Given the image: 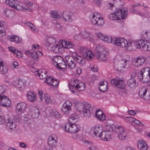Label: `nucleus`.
I'll return each instance as SVG.
<instances>
[{"label":"nucleus","mask_w":150,"mask_h":150,"mask_svg":"<svg viewBox=\"0 0 150 150\" xmlns=\"http://www.w3.org/2000/svg\"><path fill=\"white\" fill-rule=\"evenodd\" d=\"M1 106L5 107H7L10 106L11 104V101L6 96H3L2 100Z\"/></svg>","instance_id":"c85d7f7f"},{"label":"nucleus","mask_w":150,"mask_h":150,"mask_svg":"<svg viewBox=\"0 0 150 150\" xmlns=\"http://www.w3.org/2000/svg\"><path fill=\"white\" fill-rule=\"evenodd\" d=\"M8 71L7 66L1 61L0 58V72L2 74H6Z\"/></svg>","instance_id":"c756f323"},{"label":"nucleus","mask_w":150,"mask_h":150,"mask_svg":"<svg viewBox=\"0 0 150 150\" xmlns=\"http://www.w3.org/2000/svg\"><path fill=\"white\" fill-rule=\"evenodd\" d=\"M107 82L106 81H103L100 83V86L99 88L100 91L103 92L105 91L107 89Z\"/></svg>","instance_id":"2f4dec72"},{"label":"nucleus","mask_w":150,"mask_h":150,"mask_svg":"<svg viewBox=\"0 0 150 150\" xmlns=\"http://www.w3.org/2000/svg\"><path fill=\"white\" fill-rule=\"evenodd\" d=\"M5 91V89L4 87L2 86H0V95L4 93Z\"/></svg>","instance_id":"4d7b16f0"},{"label":"nucleus","mask_w":150,"mask_h":150,"mask_svg":"<svg viewBox=\"0 0 150 150\" xmlns=\"http://www.w3.org/2000/svg\"><path fill=\"white\" fill-rule=\"evenodd\" d=\"M63 18L65 22L67 21L69 22H71L73 20L72 14L70 13H68L64 15Z\"/></svg>","instance_id":"72a5a7b5"},{"label":"nucleus","mask_w":150,"mask_h":150,"mask_svg":"<svg viewBox=\"0 0 150 150\" xmlns=\"http://www.w3.org/2000/svg\"><path fill=\"white\" fill-rule=\"evenodd\" d=\"M52 61L54 66L58 69L62 70L67 69V65L63 58L59 56L52 57Z\"/></svg>","instance_id":"0eeeda50"},{"label":"nucleus","mask_w":150,"mask_h":150,"mask_svg":"<svg viewBox=\"0 0 150 150\" xmlns=\"http://www.w3.org/2000/svg\"><path fill=\"white\" fill-rule=\"evenodd\" d=\"M75 106L78 111L86 117L88 118L93 112V108L89 104L83 105L81 103H79L76 104Z\"/></svg>","instance_id":"20e7f679"},{"label":"nucleus","mask_w":150,"mask_h":150,"mask_svg":"<svg viewBox=\"0 0 150 150\" xmlns=\"http://www.w3.org/2000/svg\"><path fill=\"white\" fill-rule=\"evenodd\" d=\"M115 126L114 125H106L105 127V129L103 130L104 131L107 132H113L115 129Z\"/></svg>","instance_id":"e433bc0d"},{"label":"nucleus","mask_w":150,"mask_h":150,"mask_svg":"<svg viewBox=\"0 0 150 150\" xmlns=\"http://www.w3.org/2000/svg\"><path fill=\"white\" fill-rule=\"evenodd\" d=\"M52 17H53L54 18H56L57 20L61 18L58 13L57 12L55 11H53L52 12Z\"/></svg>","instance_id":"49530a36"},{"label":"nucleus","mask_w":150,"mask_h":150,"mask_svg":"<svg viewBox=\"0 0 150 150\" xmlns=\"http://www.w3.org/2000/svg\"><path fill=\"white\" fill-rule=\"evenodd\" d=\"M88 49V48L83 47H78L77 48L78 52L80 53H84L86 52Z\"/></svg>","instance_id":"a19ab883"},{"label":"nucleus","mask_w":150,"mask_h":150,"mask_svg":"<svg viewBox=\"0 0 150 150\" xmlns=\"http://www.w3.org/2000/svg\"><path fill=\"white\" fill-rule=\"evenodd\" d=\"M5 126L6 129L9 131H11L16 127L15 121L12 118H9L6 121Z\"/></svg>","instance_id":"2eb2a0df"},{"label":"nucleus","mask_w":150,"mask_h":150,"mask_svg":"<svg viewBox=\"0 0 150 150\" xmlns=\"http://www.w3.org/2000/svg\"><path fill=\"white\" fill-rule=\"evenodd\" d=\"M72 105V104L70 100L66 101L62 106L61 110L65 114H67L69 113L70 112L71 110Z\"/></svg>","instance_id":"dca6fc26"},{"label":"nucleus","mask_w":150,"mask_h":150,"mask_svg":"<svg viewBox=\"0 0 150 150\" xmlns=\"http://www.w3.org/2000/svg\"><path fill=\"white\" fill-rule=\"evenodd\" d=\"M138 77L140 81L144 82L150 81V68L146 67L142 69L139 72Z\"/></svg>","instance_id":"9d476101"},{"label":"nucleus","mask_w":150,"mask_h":150,"mask_svg":"<svg viewBox=\"0 0 150 150\" xmlns=\"http://www.w3.org/2000/svg\"><path fill=\"white\" fill-rule=\"evenodd\" d=\"M26 104L24 102L18 103L16 107V112L18 115H20L25 111Z\"/></svg>","instance_id":"6ab92c4d"},{"label":"nucleus","mask_w":150,"mask_h":150,"mask_svg":"<svg viewBox=\"0 0 150 150\" xmlns=\"http://www.w3.org/2000/svg\"><path fill=\"white\" fill-rule=\"evenodd\" d=\"M55 27L56 28V29L57 30H60L62 28V26L60 25L59 23H56Z\"/></svg>","instance_id":"69168bd1"},{"label":"nucleus","mask_w":150,"mask_h":150,"mask_svg":"<svg viewBox=\"0 0 150 150\" xmlns=\"http://www.w3.org/2000/svg\"><path fill=\"white\" fill-rule=\"evenodd\" d=\"M116 131L117 133H123L124 132L126 133L124 127L121 126H119L116 128Z\"/></svg>","instance_id":"58836bf2"},{"label":"nucleus","mask_w":150,"mask_h":150,"mask_svg":"<svg viewBox=\"0 0 150 150\" xmlns=\"http://www.w3.org/2000/svg\"><path fill=\"white\" fill-rule=\"evenodd\" d=\"M44 98L45 102L48 103H51L52 102V100L47 94L46 93L44 94Z\"/></svg>","instance_id":"c03bdc74"},{"label":"nucleus","mask_w":150,"mask_h":150,"mask_svg":"<svg viewBox=\"0 0 150 150\" xmlns=\"http://www.w3.org/2000/svg\"><path fill=\"white\" fill-rule=\"evenodd\" d=\"M135 74H134L131 75V78L128 79L127 82L128 86L131 88H134L136 86V81L134 78Z\"/></svg>","instance_id":"a878e982"},{"label":"nucleus","mask_w":150,"mask_h":150,"mask_svg":"<svg viewBox=\"0 0 150 150\" xmlns=\"http://www.w3.org/2000/svg\"><path fill=\"white\" fill-rule=\"evenodd\" d=\"M128 61L126 59L122 60L118 64L115 66L116 69L118 71H122L124 69L128 66Z\"/></svg>","instance_id":"aec40b11"},{"label":"nucleus","mask_w":150,"mask_h":150,"mask_svg":"<svg viewBox=\"0 0 150 150\" xmlns=\"http://www.w3.org/2000/svg\"><path fill=\"white\" fill-rule=\"evenodd\" d=\"M91 23L92 24L99 25H101L104 24V23L103 19L100 17L96 18V19H92L91 20Z\"/></svg>","instance_id":"bb28decb"},{"label":"nucleus","mask_w":150,"mask_h":150,"mask_svg":"<svg viewBox=\"0 0 150 150\" xmlns=\"http://www.w3.org/2000/svg\"><path fill=\"white\" fill-rule=\"evenodd\" d=\"M102 140L108 141L111 139L110 132L103 131L99 137Z\"/></svg>","instance_id":"b1692460"},{"label":"nucleus","mask_w":150,"mask_h":150,"mask_svg":"<svg viewBox=\"0 0 150 150\" xmlns=\"http://www.w3.org/2000/svg\"><path fill=\"white\" fill-rule=\"evenodd\" d=\"M54 117L57 118H60L61 117V116L60 114L56 110Z\"/></svg>","instance_id":"774afa93"},{"label":"nucleus","mask_w":150,"mask_h":150,"mask_svg":"<svg viewBox=\"0 0 150 150\" xmlns=\"http://www.w3.org/2000/svg\"><path fill=\"white\" fill-rule=\"evenodd\" d=\"M12 68L14 69L18 68V63L14 61L12 63V65L11 66Z\"/></svg>","instance_id":"bf43d9fd"},{"label":"nucleus","mask_w":150,"mask_h":150,"mask_svg":"<svg viewBox=\"0 0 150 150\" xmlns=\"http://www.w3.org/2000/svg\"><path fill=\"white\" fill-rule=\"evenodd\" d=\"M95 55L98 60L104 61L106 60L108 52L105 49L104 46L97 45L96 47Z\"/></svg>","instance_id":"423d86ee"},{"label":"nucleus","mask_w":150,"mask_h":150,"mask_svg":"<svg viewBox=\"0 0 150 150\" xmlns=\"http://www.w3.org/2000/svg\"><path fill=\"white\" fill-rule=\"evenodd\" d=\"M113 39V38H112L110 36H105L103 40L108 43H112Z\"/></svg>","instance_id":"ea45409f"},{"label":"nucleus","mask_w":150,"mask_h":150,"mask_svg":"<svg viewBox=\"0 0 150 150\" xmlns=\"http://www.w3.org/2000/svg\"><path fill=\"white\" fill-rule=\"evenodd\" d=\"M29 114L33 118H37L39 117L40 112L38 109L35 107H31L29 109Z\"/></svg>","instance_id":"4be33fe9"},{"label":"nucleus","mask_w":150,"mask_h":150,"mask_svg":"<svg viewBox=\"0 0 150 150\" xmlns=\"http://www.w3.org/2000/svg\"><path fill=\"white\" fill-rule=\"evenodd\" d=\"M76 119L75 117H71L69 119V124H75L74 123L76 122Z\"/></svg>","instance_id":"3c124183"},{"label":"nucleus","mask_w":150,"mask_h":150,"mask_svg":"<svg viewBox=\"0 0 150 150\" xmlns=\"http://www.w3.org/2000/svg\"><path fill=\"white\" fill-rule=\"evenodd\" d=\"M59 83V81L57 79H54L52 81V83L50 85H52L55 87H57Z\"/></svg>","instance_id":"8fccbe9b"},{"label":"nucleus","mask_w":150,"mask_h":150,"mask_svg":"<svg viewBox=\"0 0 150 150\" xmlns=\"http://www.w3.org/2000/svg\"><path fill=\"white\" fill-rule=\"evenodd\" d=\"M37 96L34 92H27L26 97L28 100L31 102H34L37 100Z\"/></svg>","instance_id":"393cba45"},{"label":"nucleus","mask_w":150,"mask_h":150,"mask_svg":"<svg viewBox=\"0 0 150 150\" xmlns=\"http://www.w3.org/2000/svg\"><path fill=\"white\" fill-rule=\"evenodd\" d=\"M70 83V84H69V88L71 92L74 93H75V90L76 89L81 91L85 89V84L78 80L74 78L72 79Z\"/></svg>","instance_id":"39448f33"},{"label":"nucleus","mask_w":150,"mask_h":150,"mask_svg":"<svg viewBox=\"0 0 150 150\" xmlns=\"http://www.w3.org/2000/svg\"><path fill=\"white\" fill-rule=\"evenodd\" d=\"M126 121L127 122H134V120H135V118L132 117H127L126 118Z\"/></svg>","instance_id":"603ef678"},{"label":"nucleus","mask_w":150,"mask_h":150,"mask_svg":"<svg viewBox=\"0 0 150 150\" xmlns=\"http://www.w3.org/2000/svg\"><path fill=\"white\" fill-rule=\"evenodd\" d=\"M145 61V59L143 58H134L132 62L133 65L135 66L139 67L143 65Z\"/></svg>","instance_id":"5701e85b"},{"label":"nucleus","mask_w":150,"mask_h":150,"mask_svg":"<svg viewBox=\"0 0 150 150\" xmlns=\"http://www.w3.org/2000/svg\"><path fill=\"white\" fill-rule=\"evenodd\" d=\"M83 32H80L79 33L76 34L74 36V38L76 40H79L83 38Z\"/></svg>","instance_id":"4c0bfd02"},{"label":"nucleus","mask_w":150,"mask_h":150,"mask_svg":"<svg viewBox=\"0 0 150 150\" xmlns=\"http://www.w3.org/2000/svg\"><path fill=\"white\" fill-rule=\"evenodd\" d=\"M44 45L56 53H59L62 48H71L74 46V45L71 42L63 40L61 41L57 42L56 38L53 37L48 38L45 41Z\"/></svg>","instance_id":"f257e3e1"},{"label":"nucleus","mask_w":150,"mask_h":150,"mask_svg":"<svg viewBox=\"0 0 150 150\" xmlns=\"http://www.w3.org/2000/svg\"><path fill=\"white\" fill-rule=\"evenodd\" d=\"M137 146L140 150H146L148 147L146 143L142 139L138 141Z\"/></svg>","instance_id":"cd10ccee"},{"label":"nucleus","mask_w":150,"mask_h":150,"mask_svg":"<svg viewBox=\"0 0 150 150\" xmlns=\"http://www.w3.org/2000/svg\"><path fill=\"white\" fill-rule=\"evenodd\" d=\"M112 43L121 47H131L132 42H129L124 38H113Z\"/></svg>","instance_id":"9b49d317"},{"label":"nucleus","mask_w":150,"mask_h":150,"mask_svg":"<svg viewBox=\"0 0 150 150\" xmlns=\"http://www.w3.org/2000/svg\"><path fill=\"white\" fill-rule=\"evenodd\" d=\"M47 72L44 69L37 71L35 72V74L37 77L41 79H45L47 76Z\"/></svg>","instance_id":"412c9836"},{"label":"nucleus","mask_w":150,"mask_h":150,"mask_svg":"<svg viewBox=\"0 0 150 150\" xmlns=\"http://www.w3.org/2000/svg\"><path fill=\"white\" fill-rule=\"evenodd\" d=\"M18 0H6L5 3L7 5L10 6L13 9L17 10H21L24 9L23 7L25 10H30L29 7L33 6L32 3L28 1H24L23 2V4L25 5V7L23 6H21L17 3Z\"/></svg>","instance_id":"7ed1b4c3"},{"label":"nucleus","mask_w":150,"mask_h":150,"mask_svg":"<svg viewBox=\"0 0 150 150\" xmlns=\"http://www.w3.org/2000/svg\"><path fill=\"white\" fill-rule=\"evenodd\" d=\"M47 143L51 148L55 147L57 142V138L56 135L52 134L50 135L48 138Z\"/></svg>","instance_id":"a211bd4d"},{"label":"nucleus","mask_w":150,"mask_h":150,"mask_svg":"<svg viewBox=\"0 0 150 150\" xmlns=\"http://www.w3.org/2000/svg\"><path fill=\"white\" fill-rule=\"evenodd\" d=\"M97 37L100 39L103 40L105 37V35L102 34V33H99L97 34Z\"/></svg>","instance_id":"13d9d810"},{"label":"nucleus","mask_w":150,"mask_h":150,"mask_svg":"<svg viewBox=\"0 0 150 150\" xmlns=\"http://www.w3.org/2000/svg\"><path fill=\"white\" fill-rule=\"evenodd\" d=\"M14 12L13 11L7 10L5 11V14L8 17L12 18L13 16Z\"/></svg>","instance_id":"37998d69"},{"label":"nucleus","mask_w":150,"mask_h":150,"mask_svg":"<svg viewBox=\"0 0 150 150\" xmlns=\"http://www.w3.org/2000/svg\"><path fill=\"white\" fill-rule=\"evenodd\" d=\"M40 52V51H35L33 53V55H32V57L35 60H37L39 56H41L42 54H39L38 53Z\"/></svg>","instance_id":"79ce46f5"},{"label":"nucleus","mask_w":150,"mask_h":150,"mask_svg":"<svg viewBox=\"0 0 150 150\" xmlns=\"http://www.w3.org/2000/svg\"><path fill=\"white\" fill-rule=\"evenodd\" d=\"M134 45L137 49H140L144 51H150V43L145 40H139L134 42Z\"/></svg>","instance_id":"1a4fd4ad"},{"label":"nucleus","mask_w":150,"mask_h":150,"mask_svg":"<svg viewBox=\"0 0 150 150\" xmlns=\"http://www.w3.org/2000/svg\"><path fill=\"white\" fill-rule=\"evenodd\" d=\"M96 118L100 120L103 121L105 119L106 117L105 115L103 113L101 115H100L99 117H96Z\"/></svg>","instance_id":"6e6d98bb"},{"label":"nucleus","mask_w":150,"mask_h":150,"mask_svg":"<svg viewBox=\"0 0 150 150\" xmlns=\"http://www.w3.org/2000/svg\"><path fill=\"white\" fill-rule=\"evenodd\" d=\"M13 84L16 88L19 89L20 91H22L25 88L26 82L24 80L17 79L15 81Z\"/></svg>","instance_id":"f3484780"},{"label":"nucleus","mask_w":150,"mask_h":150,"mask_svg":"<svg viewBox=\"0 0 150 150\" xmlns=\"http://www.w3.org/2000/svg\"><path fill=\"white\" fill-rule=\"evenodd\" d=\"M134 122L136 124L140 126H143V124L142 122H140V121L137 120H136L135 119V120H134Z\"/></svg>","instance_id":"680f3d73"},{"label":"nucleus","mask_w":150,"mask_h":150,"mask_svg":"<svg viewBox=\"0 0 150 150\" xmlns=\"http://www.w3.org/2000/svg\"><path fill=\"white\" fill-rule=\"evenodd\" d=\"M143 99L146 100H148L150 99V90L149 88L146 93H145Z\"/></svg>","instance_id":"09e8293b"},{"label":"nucleus","mask_w":150,"mask_h":150,"mask_svg":"<svg viewBox=\"0 0 150 150\" xmlns=\"http://www.w3.org/2000/svg\"><path fill=\"white\" fill-rule=\"evenodd\" d=\"M8 48L9 50L10 51L12 52H13L15 53V54H16V56H18V55L17 53H18V51L17 50H16L15 49L14 47H8Z\"/></svg>","instance_id":"de8ad7c7"},{"label":"nucleus","mask_w":150,"mask_h":150,"mask_svg":"<svg viewBox=\"0 0 150 150\" xmlns=\"http://www.w3.org/2000/svg\"><path fill=\"white\" fill-rule=\"evenodd\" d=\"M103 113V112L101 110H97L96 112V117H99L100 115H101Z\"/></svg>","instance_id":"5fc2aeb1"},{"label":"nucleus","mask_w":150,"mask_h":150,"mask_svg":"<svg viewBox=\"0 0 150 150\" xmlns=\"http://www.w3.org/2000/svg\"><path fill=\"white\" fill-rule=\"evenodd\" d=\"M54 79L51 78V76H49L48 78L46 79L45 81L47 84L51 85L52 81Z\"/></svg>","instance_id":"864d4df0"},{"label":"nucleus","mask_w":150,"mask_h":150,"mask_svg":"<svg viewBox=\"0 0 150 150\" xmlns=\"http://www.w3.org/2000/svg\"><path fill=\"white\" fill-rule=\"evenodd\" d=\"M40 46L37 44L33 45L32 46V50H35L36 49H38L39 48Z\"/></svg>","instance_id":"0e129e2a"},{"label":"nucleus","mask_w":150,"mask_h":150,"mask_svg":"<svg viewBox=\"0 0 150 150\" xmlns=\"http://www.w3.org/2000/svg\"><path fill=\"white\" fill-rule=\"evenodd\" d=\"M56 110H51L50 113V115L51 116L54 117L55 114V112Z\"/></svg>","instance_id":"338daca9"},{"label":"nucleus","mask_w":150,"mask_h":150,"mask_svg":"<svg viewBox=\"0 0 150 150\" xmlns=\"http://www.w3.org/2000/svg\"><path fill=\"white\" fill-rule=\"evenodd\" d=\"M91 70L93 72H97L98 71V69L96 66L94 65L91 67Z\"/></svg>","instance_id":"e2e57ef3"},{"label":"nucleus","mask_w":150,"mask_h":150,"mask_svg":"<svg viewBox=\"0 0 150 150\" xmlns=\"http://www.w3.org/2000/svg\"><path fill=\"white\" fill-rule=\"evenodd\" d=\"M83 38L88 40L89 41H92L93 40V35L89 32L87 31L83 32Z\"/></svg>","instance_id":"7c9ffc66"},{"label":"nucleus","mask_w":150,"mask_h":150,"mask_svg":"<svg viewBox=\"0 0 150 150\" xmlns=\"http://www.w3.org/2000/svg\"><path fill=\"white\" fill-rule=\"evenodd\" d=\"M103 131V127L101 126H95L91 128V132L97 137H100Z\"/></svg>","instance_id":"4468645a"},{"label":"nucleus","mask_w":150,"mask_h":150,"mask_svg":"<svg viewBox=\"0 0 150 150\" xmlns=\"http://www.w3.org/2000/svg\"><path fill=\"white\" fill-rule=\"evenodd\" d=\"M6 122L4 116L0 117V124H2Z\"/></svg>","instance_id":"052dcab7"},{"label":"nucleus","mask_w":150,"mask_h":150,"mask_svg":"<svg viewBox=\"0 0 150 150\" xmlns=\"http://www.w3.org/2000/svg\"><path fill=\"white\" fill-rule=\"evenodd\" d=\"M126 137V133H118V137L119 139L122 140L125 139Z\"/></svg>","instance_id":"a18cd8bd"},{"label":"nucleus","mask_w":150,"mask_h":150,"mask_svg":"<svg viewBox=\"0 0 150 150\" xmlns=\"http://www.w3.org/2000/svg\"><path fill=\"white\" fill-rule=\"evenodd\" d=\"M148 88L147 87L145 86H143L141 88L139 92V94L141 98H144Z\"/></svg>","instance_id":"473e14b6"},{"label":"nucleus","mask_w":150,"mask_h":150,"mask_svg":"<svg viewBox=\"0 0 150 150\" xmlns=\"http://www.w3.org/2000/svg\"><path fill=\"white\" fill-rule=\"evenodd\" d=\"M127 10L120 9L109 15L110 19L112 20L123 19L127 17Z\"/></svg>","instance_id":"6e6552de"},{"label":"nucleus","mask_w":150,"mask_h":150,"mask_svg":"<svg viewBox=\"0 0 150 150\" xmlns=\"http://www.w3.org/2000/svg\"><path fill=\"white\" fill-rule=\"evenodd\" d=\"M11 42H14L16 43H20L21 42V38L18 36L12 35L10 36L8 38Z\"/></svg>","instance_id":"f704fd0d"},{"label":"nucleus","mask_w":150,"mask_h":150,"mask_svg":"<svg viewBox=\"0 0 150 150\" xmlns=\"http://www.w3.org/2000/svg\"><path fill=\"white\" fill-rule=\"evenodd\" d=\"M111 85L120 89H124L125 88L126 84L123 79L117 77L110 81Z\"/></svg>","instance_id":"ddd939ff"},{"label":"nucleus","mask_w":150,"mask_h":150,"mask_svg":"<svg viewBox=\"0 0 150 150\" xmlns=\"http://www.w3.org/2000/svg\"><path fill=\"white\" fill-rule=\"evenodd\" d=\"M62 128L66 132L76 133L80 130V127L76 124L66 123Z\"/></svg>","instance_id":"f8f14e48"},{"label":"nucleus","mask_w":150,"mask_h":150,"mask_svg":"<svg viewBox=\"0 0 150 150\" xmlns=\"http://www.w3.org/2000/svg\"><path fill=\"white\" fill-rule=\"evenodd\" d=\"M71 55H67L65 57V60L68 67L71 69H74L76 67V61L78 63L83 64L85 61L82 57L77 54L75 52H71Z\"/></svg>","instance_id":"f03ea898"},{"label":"nucleus","mask_w":150,"mask_h":150,"mask_svg":"<svg viewBox=\"0 0 150 150\" xmlns=\"http://www.w3.org/2000/svg\"><path fill=\"white\" fill-rule=\"evenodd\" d=\"M93 56V54L89 49L87 50V51L86 52L83 54V57L84 58L86 59L87 60L91 59Z\"/></svg>","instance_id":"c9c22d12"}]
</instances>
